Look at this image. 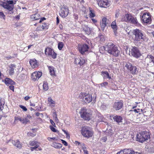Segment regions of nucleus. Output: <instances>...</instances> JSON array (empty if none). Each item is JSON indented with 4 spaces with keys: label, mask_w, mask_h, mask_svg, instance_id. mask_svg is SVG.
<instances>
[{
    "label": "nucleus",
    "mask_w": 154,
    "mask_h": 154,
    "mask_svg": "<svg viewBox=\"0 0 154 154\" xmlns=\"http://www.w3.org/2000/svg\"><path fill=\"white\" fill-rule=\"evenodd\" d=\"M79 113L81 117L86 120H90L92 116L91 110L85 107H83L81 109Z\"/></svg>",
    "instance_id": "f257e3e1"
},
{
    "label": "nucleus",
    "mask_w": 154,
    "mask_h": 154,
    "mask_svg": "<svg viewBox=\"0 0 154 154\" xmlns=\"http://www.w3.org/2000/svg\"><path fill=\"white\" fill-rule=\"evenodd\" d=\"M81 133L85 137H91L93 132L87 127H84L81 130Z\"/></svg>",
    "instance_id": "f03ea898"
},
{
    "label": "nucleus",
    "mask_w": 154,
    "mask_h": 154,
    "mask_svg": "<svg viewBox=\"0 0 154 154\" xmlns=\"http://www.w3.org/2000/svg\"><path fill=\"white\" fill-rule=\"evenodd\" d=\"M133 34L135 35L136 40L139 41L140 39L144 40V36L142 31L137 29H135L133 31Z\"/></svg>",
    "instance_id": "7ed1b4c3"
},
{
    "label": "nucleus",
    "mask_w": 154,
    "mask_h": 154,
    "mask_svg": "<svg viewBox=\"0 0 154 154\" xmlns=\"http://www.w3.org/2000/svg\"><path fill=\"white\" fill-rule=\"evenodd\" d=\"M125 19L122 20H124L127 22L132 23L133 24H137V21L136 18H135L129 14H126L125 16Z\"/></svg>",
    "instance_id": "20e7f679"
},
{
    "label": "nucleus",
    "mask_w": 154,
    "mask_h": 154,
    "mask_svg": "<svg viewBox=\"0 0 154 154\" xmlns=\"http://www.w3.org/2000/svg\"><path fill=\"white\" fill-rule=\"evenodd\" d=\"M94 96L93 97L91 94L85 93L84 94L83 97V100L86 103H89L91 102L93 99V102L95 101L96 96L94 99Z\"/></svg>",
    "instance_id": "39448f33"
},
{
    "label": "nucleus",
    "mask_w": 154,
    "mask_h": 154,
    "mask_svg": "<svg viewBox=\"0 0 154 154\" xmlns=\"http://www.w3.org/2000/svg\"><path fill=\"white\" fill-rule=\"evenodd\" d=\"M130 53L134 57L138 58L141 56V54L137 47H132L131 50L129 51Z\"/></svg>",
    "instance_id": "423d86ee"
},
{
    "label": "nucleus",
    "mask_w": 154,
    "mask_h": 154,
    "mask_svg": "<svg viewBox=\"0 0 154 154\" xmlns=\"http://www.w3.org/2000/svg\"><path fill=\"white\" fill-rule=\"evenodd\" d=\"M125 66L127 68L128 70H129L130 72L132 74H136L137 73V68L136 67L132 66L131 63H126Z\"/></svg>",
    "instance_id": "0eeeda50"
},
{
    "label": "nucleus",
    "mask_w": 154,
    "mask_h": 154,
    "mask_svg": "<svg viewBox=\"0 0 154 154\" xmlns=\"http://www.w3.org/2000/svg\"><path fill=\"white\" fill-rule=\"evenodd\" d=\"M60 9L61 11V13L60 15L63 18L67 17L69 13V8L67 6L63 5L61 7Z\"/></svg>",
    "instance_id": "6e6552de"
},
{
    "label": "nucleus",
    "mask_w": 154,
    "mask_h": 154,
    "mask_svg": "<svg viewBox=\"0 0 154 154\" xmlns=\"http://www.w3.org/2000/svg\"><path fill=\"white\" fill-rule=\"evenodd\" d=\"M79 50L81 54L83 55L85 52L88 51L89 47L88 45L85 44L83 45H78Z\"/></svg>",
    "instance_id": "1a4fd4ad"
},
{
    "label": "nucleus",
    "mask_w": 154,
    "mask_h": 154,
    "mask_svg": "<svg viewBox=\"0 0 154 154\" xmlns=\"http://www.w3.org/2000/svg\"><path fill=\"white\" fill-rule=\"evenodd\" d=\"M97 3L99 6L104 8H106L110 6L109 1L107 0H100L97 1Z\"/></svg>",
    "instance_id": "9d476101"
},
{
    "label": "nucleus",
    "mask_w": 154,
    "mask_h": 154,
    "mask_svg": "<svg viewBox=\"0 0 154 154\" xmlns=\"http://www.w3.org/2000/svg\"><path fill=\"white\" fill-rule=\"evenodd\" d=\"M150 13H144L142 16L141 18V20L144 23H149L151 21V18L150 15Z\"/></svg>",
    "instance_id": "9b49d317"
},
{
    "label": "nucleus",
    "mask_w": 154,
    "mask_h": 154,
    "mask_svg": "<svg viewBox=\"0 0 154 154\" xmlns=\"http://www.w3.org/2000/svg\"><path fill=\"white\" fill-rule=\"evenodd\" d=\"M1 5L5 9L8 10L9 12H11V13H10V14H12L13 13V12L12 11L14 8V5H10L5 2H3L2 4H1Z\"/></svg>",
    "instance_id": "f8f14e48"
},
{
    "label": "nucleus",
    "mask_w": 154,
    "mask_h": 154,
    "mask_svg": "<svg viewBox=\"0 0 154 154\" xmlns=\"http://www.w3.org/2000/svg\"><path fill=\"white\" fill-rule=\"evenodd\" d=\"M123 106V103L122 101L116 102L114 103L113 105V108L116 111L121 109Z\"/></svg>",
    "instance_id": "ddd939ff"
},
{
    "label": "nucleus",
    "mask_w": 154,
    "mask_h": 154,
    "mask_svg": "<svg viewBox=\"0 0 154 154\" xmlns=\"http://www.w3.org/2000/svg\"><path fill=\"white\" fill-rule=\"evenodd\" d=\"M116 46L112 42L108 43L104 47V50L107 51L109 53L111 52L114 47Z\"/></svg>",
    "instance_id": "4468645a"
},
{
    "label": "nucleus",
    "mask_w": 154,
    "mask_h": 154,
    "mask_svg": "<svg viewBox=\"0 0 154 154\" xmlns=\"http://www.w3.org/2000/svg\"><path fill=\"white\" fill-rule=\"evenodd\" d=\"M42 73L40 72H34L32 75V78L33 80L35 81L38 80L42 75Z\"/></svg>",
    "instance_id": "2eb2a0df"
},
{
    "label": "nucleus",
    "mask_w": 154,
    "mask_h": 154,
    "mask_svg": "<svg viewBox=\"0 0 154 154\" xmlns=\"http://www.w3.org/2000/svg\"><path fill=\"white\" fill-rule=\"evenodd\" d=\"M74 63L76 65H79L80 66L84 65L85 63V60L82 57L75 58Z\"/></svg>",
    "instance_id": "dca6fc26"
},
{
    "label": "nucleus",
    "mask_w": 154,
    "mask_h": 154,
    "mask_svg": "<svg viewBox=\"0 0 154 154\" xmlns=\"http://www.w3.org/2000/svg\"><path fill=\"white\" fill-rule=\"evenodd\" d=\"M109 54L115 56H117L120 53V51L118 50L116 47H114Z\"/></svg>",
    "instance_id": "f3484780"
},
{
    "label": "nucleus",
    "mask_w": 154,
    "mask_h": 154,
    "mask_svg": "<svg viewBox=\"0 0 154 154\" xmlns=\"http://www.w3.org/2000/svg\"><path fill=\"white\" fill-rule=\"evenodd\" d=\"M143 137V139L144 141L149 139L150 138V133L149 132L147 131H143L141 132Z\"/></svg>",
    "instance_id": "a211bd4d"
},
{
    "label": "nucleus",
    "mask_w": 154,
    "mask_h": 154,
    "mask_svg": "<svg viewBox=\"0 0 154 154\" xmlns=\"http://www.w3.org/2000/svg\"><path fill=\"white\" fill-rule=\"evenodd\" d=\"M82 26L83 30L85 31L89 35L91 33V29L88 27L87 25L85 24H83Z\"/></svg>",
    "instance_id": "6ab92c4d"
},
{
    "label": "nucleus",
    "mask_w": 154,
    "mask_h": 154,
    "mask_svg": "<svg viewBox=\"0 0 154 154\" xmlns=\"http://www.w3.org/2000/svg\"><path fill=\"white\" fill-rule=\"evenodd\" d=\"M106 20L107 19L106 17H103L102 19V21L100 22V25L101 29L103 30H104L105 28L106 25Z\"/></svg>",
    "instance_id": "aec40b11"
},
{
    "label": "nucleus",
    "mask_w": 154,
    "mask_h": 154,
    "mask_svg": "<svg viewBox=\"0 0 154 154\" xmlns=\"http://www.w3.org/2000/svg\"><path fill=\"white\" fill-rule=\"evenodd\" d=\"M101 75L103 77L104 79H110L111 78L110 75L106 71H102L101 72Z\"/></svg>",
    "instance_id": "412c9836"
},
{
    "label": "nucleus",
    "mask_w": 154,
    "mask_h": 154,
    "mask_svg": "<svg viewBox=\"0 0 154 154\" xmlns=\"http://www.w3.org/2000/svg\"><path fill=\"white\" fill-rule=\"evenodd\" d=\"M121 151L123 154H135V153L137 154V152H135L134 151L130 149H125Z\"/></svg>",
    "instance_id": "4be33fe9"
},
{
    "label": "nucleus",
    "mask_w": 154,
    "mask_h": 154,
    "mask_svg": "<svg viewBox=\"0 0 154 154\" xmlns=\"http://www.w3.org/2000/svg\"><path fill=\"white\" fill-rule=\"evenodd\" d=\"M114 121H116L118 124L120 125V123L122 122L123 119L122 117L119 116H116L113 117Z\"/></svg>",
    "instance_id": "5701e85b"
},
{
    "label": "nucleus",
    "mask_w": 154,
    "mask_h": 154,
    "mask_svg": "<svg viewBox=\"0 0 154 154\" xmlns=\"http://www.w3.org/2000/svg\"><path fill=\"white\" fill-rule=\"evenodd\" d=\"M5 84L8 86L10 85H14L15 84V82L12 79L7 78L5 79Z\"/></svg>",
    "instance_id": "b1692460"
},
{
    "label": "nucleus",
    "mask_w": 154,
    "mask_h": 154,
    "mask_svg": "<svg viewBox=\"0 0 154 154\" xmlns=\"http://www.w3.org/2000/svg\"><path fill=\"white\" fill-rule=\"evenodd\" d=\"M137 140L141 143L144 142L143 137V136L141 133L137 134L136 136Z\"/></svg>",
    "instance_id": "393cba45"
},
{
    "label": "nucleus",
    "mask_w": 154,
    "mask_h": 154,
    "mask_svg": "<svg viewBox=\"0 0 154 154\" xmlns=\"http://www.w3.org/2000/svg\"><path fill=\"white\" fill-rule=\"evenodd\" d=\"M16 65L14 64H11L9 66V74L10 75H12L14 73V69L16 68Z\"/></svg>",
    "instance_id": "a878e982"
},
{
    "label": "nucleus",
    "mask_w": 154,
    "mask_h": 154,
    "mask_svg": "<svg viewBox=\"0 0 154 154\" xmlns=\"http://www.w3.org/2000/svg\"><path fill=\"white\" fill-rule=\"evenodd\" d=\"M29 63L33 68H35L37 66V61L35 59H31L29 61Z\"/></svg>",
    "instance_id": "bb28decb"
},
{
    "label": "nucleus",
    "mask_w": 154,
    "mask_h": 154,
    "mask_svg": "<svg viewBox=\"0 0 154 154\" xmlns=\"http://www.w3.org/2000/svg\"><path fill=\"white\" fill-rule=\"evenodd\" d=\"M12 144L16 146L19 148L21 147V145L20 143V141L18 140H16V141L13 140H10Z\"/></svg>",
    "instance_id": "cd10ccee"
},
{
    "label": "nucleus",
    "mask_w": 154,
    "mask_h": 154,
    "mask_svg": "<svg viewBox=\"0 0 154 154\" xmlns=\"http://www.w3.org/2000/svg\"><path fill=\"white\" fill-rule=\"evenodd\" d=\"M53 52L52 49L50 48H47L45 50V53L46 55L50 56L52 55Z\"/></svg>",
    "instance_id": "c85d7f7f"
},
{
    "label": "nucleus",
    "mask_w": 154,
    "mask_h": 154,
    "mask_svg": "<svg viewBox=\"0 0 154 154\" xmlns=\"http://www.w3.org/2000/svg\"><path fill=\"white\" fill-rule=\"evenodd\" d=\"M52 146L56 148L59 149L62 147V145L59 143H53L52 144Z\"/></svg>",
    "instance_id": "c756f323"
},
{
    "label": "nucleus",
    "mask_w": 154,
    "mask_h": 154,
    "mask_svg": "<svg viewBox=\"0 0 154 154\" xmlns=\"http://www.w3.org/2000/svg\"><path fill=\"white\" fill-rule=\"evenodd\" d=\"M111 26L112 28L114 30V32H115L116 31L117 29V27L116 25V20H115L112 22L111 24Z\"/></svg>",
    "instance_id": "7c9ffc66"
},
{
    "label": "nucleus",
    "mask_w": 154,
    "mask_h": 154,
    "mask_svg": "<svg viewBox=\"0 0 154 154\" xmlns=\"http://www.w3.org/2000/svg\"><path fill=\"white\" fill-rule=\"evenodd\" d=\"M149 59H152V62L154 64V57L151 55H148L145 59L146 62L149 61Z\"/></svg>",
    "instance_id": "2f4dec72"
},
{
    "label": "nucleus",
    "mask_w": 154,
    "mask_h": 154,
    "mask_svg": "<svg viewBox=\"0 0 154 154\" xmlns=\"http://www.w3.org/2000/svg\"><path fill=\"white\" fill-rule=\"evenodd\" d=\"M39 15L38 14H36L32 15L31 16V18L32 20H35L38 19L39 18Z\"/></svg>",
    "instance_id": "473e14b6"
},
{
    "label": "nucleus",
    "mask_w": 154,
    "mask_h": 154,
    "mask_svg": "<svg viewBox=\"0 0 154 154\" xmlns=\"http://www.w3.org/2000/svg\"><path fill=\"white\" fill-rule=\"evenodd\" d=\"M49 69L50 70V73L51 75L55 76L54 68L53 66H49Z\"/></svg>",
    "instance_id": "72a5a7b5"
},
{
    "label": "nucleus",
    "mask_w": 154,
    "mask_h": 154,
    "mask_svg": "<svg viewBox=\"0 0 154 154\" xmlns=\"http://www.w3.org/2000/svg\"><path fill=\"white\" fill-rule=\"evenodd\" d=\"M80 145L82 146V149L84 152L85 154H88V151L86 149V147L83 143L81 144Z\"/></svg>",
    "instance_id": "f704fd0d"
},
{
    "label": "nucleus",
    "mask_w": 154,
    "mask_h": 154,
    "mask_svg": "<svg viewBox=\"0 0 154 154\" xmlns=\"http://www.w3.org/2000/svg\"><path fill=\"white\" fill-rule=\"evenodd\" d=\"M48 83L46 82H44L43 85V89L45 91H46L48 89Z\"/></svg>",
    "instance_id": "c9c22d12"
},
{
    "label": "nucleus",
    "mask_w": 154,
    "mask_h": 154,
    "mask_svg": "<svg viewBox=\"0 0 154 154\" xmlns=\"http://www.w3.org/2000/svg\"><path fill=\"white\" fill-rule=\"evenodd\" d=\"M143 113L144 116H149L151 115L152 112L150 111H145L144 112H143Z\"/></svg>",
    "instance_id": "e433bc0d"
},
{
    "label": "nucleus",
    "mask_w": 154,
    "mask_h": 154,
    "mask_svg": "<svg viewBox=\"0 0 154 154\" xmlns=\"http://www.w3.org/2000/svg\"><path fill=\"white\" fill-rule=\"evenodd\" d=\"M29 122V120L28 119L26 118H24L22 119V122L23 124H26Z\"/></svg>",
    "instance_id": "4c0bfd02"
},
{
    "label": "nucleus",
    "mask_w": 154,
    "mask_h": 154,
    "mask_svg": "<svg viewBox=\"0 0 154 154\" xmlns=\"http://www.w3.org/2000/svg\"><path fill=\"white\" fill-rule=\"evenodd\" d=\"M63 46V44L62 42H59L58 44V47L60 50H61Z\"/></svg>",
    "instance_id": "58836bf2"
},
{
    "label": "nucleus",
    "mask_w": 154,
    "mask_h": 154,
    "mask_svg": "<svg viewBox=\"0 0 154 154\" xmlns=\"http://www.w3.org/2000/svg\"><path fill=\"white\" fill-rule=\"evenodd\" d=\"M48 101L50 103V104H55V102L54 101L51 97H49L48 98Z\"/></svg>",
    "instance_id": "ea45409f"
},
{
    "label": "nucleus",
    "mask_w": 154,
    "mask_h": 154,
    "mask_svg": "<svg viewBox=\"0 0 154 154\" xmlns=\"http://www.w3.org/2000/svg\"><path fill=\"white\" fill-rule=\"evenodd\" d=\"M29 144L31 146H34L36 145H38L37 144V142L34 141H30L29 142Z\"/></svg>",
    "instance_id": "a19ab883"
},
{
    "label": "nucleus",
    "mask_w": 154,
    "mask_h": 154,
    "mask_svg": "<svg viewBox=\"0 0 154 154\" xmlns=\"http://www.w3.org/2000/svg\"><path fill=\"white\" fill-rule=\"evenodd\" d=\"M16 55H17L16 54H13V56H11L10 55L8 56H7V57H6V59H7L9 60V59H11L12 58H13L14 57H16Z\"/></svg>",
    "instance_id": "79ce46f5"
},
{
    "label": "nucleus",
    "mask_w": 154,
    "mask_h": 154,
    "mask_svg": "<svg viewBox=\"0 0 154 154\" xmlns=\"http://www.w3.org/2000/svg\"><path fill=\"white\" fill-rule=\"evenodd\" d=\"M98 38H100V40L102 42H104L105 40V38L104 36L102 35H100L98 36Z\"/></svg>",
    "instance_id": "37998d69"
},
{
    "label": "nucleus",
    "mask_w": 154,
    "mask_h": 154,
    "mask_svg": "<svg viewBox=\"0 0 154 154\" xmlns=\"http://www.w3.org/2000/svg\"><path fill=\"white\" fill-rule=\"evenodd\" d=\"M99 85H100L102 87H106L108 85V83L107 82H104L100 84Z\"/></svg>",
    "instance_id": "c03bdc74"
},
{
    "label": "nucleus",
    "mask_w": 154,
    "mask_h": 154,
    "mask_svg": "<svg viewBox=\"0 0 154 154\" xmlns=\"http://www.w3.org/2000/svg\"><path fill=\"white\" fill-rule=\"evenodd\" d=\"M120 14L119 13V10H116V12L115 15V17L116 18H117Z\"/></svg>",
    "instance_id": "a18cd8bd"
},
{
    "label": "nucleus",
    "mask_w": 154,
    "mask_h": 154,
    "mask_svg": "<svg viewBox=\"0 0 154 154\" xmlns=\"http://www.w3.org/2000/svg\"><path fill=\"white\" fill-rule=\"evenodd\" d=\"M90 17L93 18L95 17V14L93 13L91 10H90Z\"/></svg>",
    "instance_id": "49530a36"
},
{
    "label": "nucleus",
    "mask_w": 154,
    "mask_h": 154,
    "mask_svg": "<svg viewBox=\"0 0 154 154\" xmlns=\"http://www.w3.org/2000/svg\"><path fill=\"white\" fill-rule=\"evenodd\" d=\"M22 119L21 118L19 117H15L14 118V121H17L18 120L20 121V122H22Z\"/></svg>",
    "instance_id": "de8ad7c7"
},
{
    "label": "nucleus",
    "mask_w": 154,
    "mask_h": 154,
    "mask_svg": "<svg viewBox=\"0 0 154 154\" xmlns=\"http://www.w3.org/2000/svg\"><path fill=\"white\" fill-rule=\"evenodd\" d=\"M50 56L52 57L53 58L55 59L56 57L57 54L53 51V52H52V55H51Z\"/></svg>",
    "instance_id": "09e8293b"
},
{
    "label": "nucleus",
    "mask_w": 154,
    "mask_h": 154,
    "mask_svg": "<svg viewBox=\"0 0 154 154\" xmlns=\"http://www.w3.org/2000/svg\"><path fill=\"white\" fill-rule=\"evenodd\" d=\"M0 17L4 19H5V15L3 12H0Z\"/></svg>",
    "instance_id": "8fccbe9b"
},
{
    "label": "nucleus",
    "mask_w": 154,
    "mask_h": 154,
    "mask_svg": "<svg viewBox=\"0 0 154 154\" xmlns=\"http://www.w3.org/2000/svg\"><path fill=\"white\" fill-rule=\"evenodd\" d=\"M42 27L44 29H47L48 28V26L47 25V24L45 23H43L42 25Z\"/></svg>",
    "instance_id": "3c124183"
},
{
    "label": "nucleus",
    "mask_w": 154,
    "mask_h": 154,
    "mask_svg": "<svg viewBox=\"0 0 154 154\" xmlns=\"http://www.w3.org/2000/svg\"><path fill=\"white\" fill-rule=\"evenodd\" d=\"M50 129L52 131H53L54 132H57V130H56V129L54 128L52 126H51V125L50 126Z\"/></svg>",
    "instance_id": "603ef678"
},
{
    "label": "nucleus",
    "mask_w": 154,
    "mask_h": 154,
    "mask_svg": "<svg viewBox=\"0 0 154 154\" xmlns=\"http://www.w3.org/2000/svg\"><path fill=\"white\" fill-rule=\"evenodd\" d=\"M19 106L22 109L23 111H26L27 110V109L24 106L20 105Z\"/></svg>",
    "instance_id": "864d4df0"
},
{
    "label": "nucleus",
    "mask_w": 154,
    "mask_h": 154,
    "mask_svg": "<svg viewBox=\"0 0 154 154\" xmlns=\"http://www.w3.org/2000/svg\"><path fill=\"white\" fill-rule=\"evenodd\" d=\"M34 147H31V150L32 151H33L34 149H35L37 148H38L39 146V145H36Z\"/></svg>",
    "instance_id": "5fc2aeb1"
},
{
    "label": "nucleus",
    "mask_w": 154,
    "mask_h": 154,
    "mask_svg": "<svg viewBox=\"0 0 154 154\" xmlns=\"http://www.w3.org/2000/svg\"><path fill=\"white\" fill-rule=\"evenodd\" d=\"M36 29L38 31H41L44 29L42 27V26L41 25H40L38 26L37 27Z\"/></svg>",
    "instance_id": "6e6d98bb"
},
{
    "label": "nucleus",
    "mask_w": 154,
    "mask_h": 154,
    "mask_svg": "<svg viewBox=\"0 0 154 154\" xmlns=\"http://www.w3.org/2000/svg\"><path fill=\"white\" fill-rule=\"evenodd\" d=\"M4 102L3 103H2L1 102V101L0 104L1 105L0 106V110H2L3 109V106L4 105Z\"/></svg>",
    "instance_id": "4d7b16f0"
},
{
    "label": "nucleus",
    "mask_w": 154,
    "mask_h": 154,
    "mask_svg": "<svg viewBox=\"0 0 154 154\" xmlns=\"http://www.w3.org/2000/svg\"><path fill=\"white\" fill-rule=\"evenodd\" d=\"M53 117L56 120H58L57 114L55 112L53 113Z\"/></svg>",
    "instance_id": "13d9d810"
},
{
    "label": "nucleus",
    "mask_w": 154,
    "mask_h": 154,
    "mask_svg": "<svg viewBox=\"0 0 154 154\" xmlns=\"http://www.w3.org/2000/svg\"><path fill=\"white\" fill-rule=\"evenodd\" d=\"M8 4L10 5H13L14 1L13 0H9L7 1Z\"/></svg>",
    "instance_id": "bf43d9fd"
},
{
    "label": "nucleus",
    "mask_w": 154,
    "mask_h": 154,
    "mask_svg": "<svg viewBox=\"0 0 154 154\" xmlns=\"http://www.w3.org/2000/svg\"><path fill=\"white\" fill-rule=\"evenodd\" d=\"M61 141H62V143L65 146L67 145V143L65 141L63 140H61Z\"/></svg>",
    "instance_id": "052dcab7"
},
{
    "label": "nucleus",
    "mask_w": 154,
    "mask_h": 154,
    "mask_svg": "<svg viewBox=\"0 0 154 154\" xmlns=\"http://www.w3.org/2000/svg\"><path fill=\"white\" fill-rule=\"evenodd\" d=\"M50 122L53 126L54 127L55 126V123H54L53 120H52V119H50Z\"/></svg>",
    "instance_id": "680f3d73"
},
{
    "label": "nucleus",
    "mask_w": 154,
    "mask_h": 154,
    "mask_svg": "<svg viewBox=\"0 0 154 154\" xmlns=\"http://www.w3.org/2000/svg\"><path fill=\"white\" fill-rule=\"evenodd\" d=\"M13 85H10L9 86V88L11 90L13 91H14V86Z\"/></svg>",
    "instance_id": "e2e57ef3"
},
{
    "label": "nucleus",
    "mask_w": 154,
    "mask_h": 154,
    "mask_svg": "<svg viewBox=\"0 0 154 154\" xmlns=\"http://www.w3.org/2000/svg\"><path fill=\"white\" fill-rule=\"evenodd\" d=\"M55 138H56L54 137H48V139L49 141H51V140H54L55 139Z\"/></svg>",
    "instance_id": "0e129e2a"
},
{
    "label": "nucleus",
    "mask_w": 154,
    "mask_h": 154,
    "mask_svg": "<svg viewBox=\"0 0 154 154\" xmlns=\"http://www.w3.org/2000/svg\"><path fill=\"white\" fill-rule=\"evenodd\" d=\"M46 19L44 17H42V18L40 21H39V23H41L44 20H45Z\"/></svg>",
    "instance_id": "69168bd1"
},
{
    "label": "nucleus",
    "mask_w": 154,
    "mask_h": 154,
    "mask_svg": "<svg viewBox=\"0 0 154 154\" xmlns=\"http://www.w3.org/2000/svg\"><path fill=\"white\" fill-rule=\"evenodd\" d=\"M30 98V97L29 96H26L24 97V99L26 100H27Z\"/></svg>",
    "instance_id": "338daca9"
},
{
    "label": "nucleus",
    "mask_w": 154,
    "mask_h": 154,
    "mask_svg": "<svg viewBox=\"0 0 154 154\" xmlns=\"http://www.w3.org/2000/svg\"><path fill=\"white\" fill-rule=\"evenodd\" d=\"M65 134H66V137L67 138H69V137H70V136H69V134L68 133V132H66V133Z\"/></svg>",
    "instance_id": "774afa93"
}]
</instances>
